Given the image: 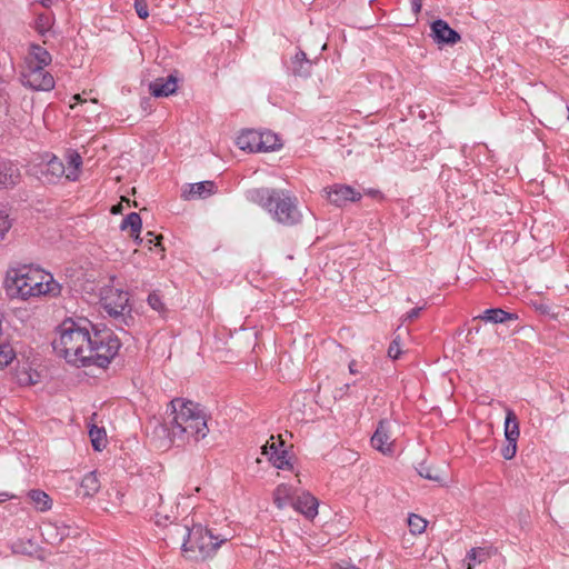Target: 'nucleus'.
Returning <instances> with one entry per match:
<instances>
[{
  "instance_id": "nucleus-1",
  "label": "nucleus",
  "mask_w": 569,
  "mask_h": 569,
  "mask_svg": "<svg viewBox=\"0 0 569 569\" xmlns=\"http://www.w3.org/2000/svg\"><path fill=\"white\" fill-rule=\"evenodd\" d=\"M91 328L88 319L63 320L52 341L57 356L77 367L106 368L118 353L120 341L109 330L91 332Z\"/></svg>"
},
{
  "instance_id": "nucleus-2",
  "label": "nucleus",
  "mask_w": 569,
  "mask_h": 569,
  "mask_svg": "<svg viewBox=\"0 0 569 569\" xmlns=\"http://www.w3.org/2000/svg\"><path fill=\"white\" fill-rule=\"evenodd\" d=\"M207 422L208 416L199 403L174 398L168 406L164 427L170 441L182 446L206 438L209 432Z\"/></svg>"
},
{
  "instance_id": "nucleus-3",
  "label": "nucleus",
  "mask_w": 569,
  "mask_h": 569,
  "mask_svg": "<svg viewBox=\"0 0 569 569\" xmlns=\"http://www.w3.org/2000/svg\"><path fill=\"white\" fill-rule=\"evenodd\" d=\"M10 289L23 300L39 297H57L61 286L53 276L34 266H21L8 273Z\"/></svg>"
},
{
  "instance_id": "nucleus-4",
  "label": "nucleus",
  "mask_w": 569,
  "mask_h": 569,
  "mask_svg": "<svg viewBox=\"0 0 569 569\" xmlns=\"http://www.w3.org/2000/svg\"><path fill=\"white\" fill-rule=\"evenodd\" d=\"M187 532L188 538L182 545L183 550L198 551L194 558L201 559L211 557L223 542L232 537L230 532L214 533L211 529L204 528L201 525H196L191 529L187 528Z\"/></svg>"
},
{
  "instance_id": "nucleus-5",
  "label": "nucleus",
  "mask_w": 569,
  "mask_h": 569,
  "mask_svg": "<svg viewBox=\"0 0 569 569\" xmlns=\"http://www.w3.org/2000/svg\"><path fill=\"white\" fill-rule=\"evenodd\" d=\"M82 166V158L77 152L69 154L68 166L66 167L62 160L56 156H47L41 161L40 174L43 180L48 183H56L62 177H66L69 181H76L80 174V168Z\"/></svg>"
},
{
  "instance_id": "nucleus-6",
  "label": "nucleus",
  "mask_w": 569,
  "mask_h": 569,
  "mask_svg": "<svg viewBox=\"0 0 569 569\" xmlns=\"http://www.w3.org/2000/svg\"><path fill=\"white\" fill-rule=\"evenodd\" d=\"M246 198L268 211L276 221L282 222L284 193L281 189L269 187L253 188L246 192Z\"/></svg>"
},
{
  "instance_id": "nucleus-7",
  "label": "nucleus",
  "mask_w": 569,
  "mask_h": 569,
  "mask_svg": "<svg viewBox=\"0 0 569 569\" xmlns=\"http://www.w3.org/2000/svg\"><path fill=\"white\" fill-rule=\"evenodd\" d=\"M101 305L110 317L124 325L129 323L131 308L127 291L114 287H104L101 291Z\"/></svg>"
},
{
  "instance_id": "nucleus-8",
  "label": "nucleus",
  "mask_w": 569,
  "mask_h": 569,
  "mask_svg": "<svg viewBox=\"0 0 569 569\" xmlns=\"http://www.w3.org/2000/svg\"><path fill=\"white\" fill-rule=\"evenodd\" d=\"M44 68L24 64L21 72L22 84L37 91L52 90L54 88V79Z\"/></svg>"
},
{
  "instance_id": "nucleus-9",
  "label": "nucleus",
  "mask_w": 569,
  "mask_h": 569,
  "mask_svg": "<svg viewBox=\"0 0 569 569\" xmlns=\"http://www.w3.org/2000/svg\"><path fill=\"white\" fill-rule=\"evenodd\" d=\"M288 499H290L292 508L307 519H313L318 515V500L311 493L306 491L298 493L297 490H293L292 493L287 491Z\"/></svg>"
},
{
  "instance_id": "nucleus-10",
  "label": "nucleus",
  "mask_w": 569,
  "mask_h": 569,
  "mask_svg": "<svg viewBox=\"0 0 569 569\" xmlns=\"http://www.w3.org/2000/svg\"><path fill=\"white\" fill-rule=\"evenodd\" d=\"M392 423L388 419L379 421L377 429L371 437V446L383 455L392 453L393 439H392Z\"/></svg>"
},
{
  "instance_id": "nucleus-11",
  "label": "nucleus",
  "mask_w": 569,
  "mask_h": 569,
  "mask_svg": "<svg viewBox=\"0 0 569 569\" xmlns=\"http://www.w3.org/2000/svg\"><path fill=\"white\" fill-rule=\"evenodd\" d=\"M328 200L337 206H346L347 202H356L361 199V193L347 184H333L325 189Z\"/></svg>"
},
{
  "instance_id": "nucleus-12",
  "label": "nucleus",
  "mask_w": 569,
  "mask_h": 569,
  "mask_svg": "<svg viewBox=\"0 0 569 569\" xmlns=\"http://www.w3.org/2000/svg\"><path fill=\"white\" fill-rule=\"evenodd\" d=\"M284 441L282 440V436H278V442L274 441V437L272 436L269 441L264 446L261 447L262 456H266L268 461L277 469L284 468Z\"/></svg>"
},
{
  "instance_id": "nucleus-13",
  "label": "nucleus",
  "mask_w": 569,
  "mask_h": 569,
  "mask_svg": "<svg viewBox=\"0 0 569 569\" xmlns=\"http://www.w3.org/2000/svg\"><path fill=\"white\" fill-rule=\"evenodd\" d=\"M20 168L13 161L0 157V188H11L20 182Z\"/></svg>"
},
{
  "instance_id": "nucleus-14",
  "label": "nucleus",
  "mask_w": 569,
  "mask_h": 569,
  "mask_svg": "<svg viewBox=\"0 0 569 569\" xmlns=\"http://www.w3.org/2000/svg\"><path fill=\"white\" fill-rule=\"evenodd\" d=\"M431 32L433 40L438 43L455 44L460 40L459 33L441 19L432 22Z\"/></svg>"
},
{
  "instance_id": "nucleus-15",
  "label": "nucleus",
  "mask_w": 569,
  "mask_h": 569,
  "mask_svg": "<svg viewBox=\"0 0 569 569\" xmlns=\"http://www.w3.org/2000/svg\"><path fill=\"white\" fill-rule=\"evenodd\" d=\"M317 58H307L306 52L298 50L291 58V72L295 77L308 78L311 74L313 66L317 63Z\"/></svg>"
},
{
  "instance_id": "nucleus-16",
  "label": "nucleus",
  "mask_w": 569,
  "mask_h": 569,
  "mask_svg": "<svg viewBox=\"0 0 569 569\" xmlns=\"http://www.w3.org/2000/svg\"><path fill=\"white\" fill-rule=\"evenodd\" d=\"M216 184L213 181H201L188 184L183 191L182 197L186 200L204 199L216 193Z\"/></svg>"
},
{
  "instance_id": "nucleus-17",
  "label": "nucleus",
  "mask_w": 569,
  "mask_h": 569,
  "mask_svg": "<svg viewBox=\"0 0 569 569\" xmlns=\"http://www.w3.org/2000/svg\"><path fill=\"white\" fill-rule=\"evenodd\" d=\"M178 80L173 74L166 78H157L149 84V90L154 97H168L176 92Z\"/></svg>"
},
{
  "instance_id": "nucleus-18",
  "label": "nucleus",
  "mask_w": 569,
  "mask_h": 569,
  "mask_svg": "<svg viewBox=\"0 0 569 569\" xmlns=\"http://www.w3.org/2000/svg\"><path fill=\"white\" fill-rule=\"evenodd\" d=\"M260 143L263 142L261 141L260 131L257 130H246L237 138V146L249 152H261Z\"/></svg>"
},
{
  "instance_id": "nucleus-19",
  "label": "nucleus",
  "mask_w": 569,
  "mask_h": 569,
  "mask_svg": "<svg viewBox=\"0 0 569 569\" xmlns=\"http://www.w3.org/2000/svg\"><path fill=\"white\" fill-rule=\"evenodd\" d=\"M51 62V54L44 48L39 44H31L29 48L28 56L26 57L24 64L47 67Z\"/></svg>"
},
{
  "instance_id": "nucleus-20",
  "label": "nucleus",
  "mask_w": 569,
  "mask_h": 569,
  "mask_svg": "<svg viewBox=\"0 0 569 569\" xmlns=\"http://www.w3.org/2000/svg\"><path fill=\"white\" fill-rule=\"evenodd\" d=\"M142 227V221L137 212L129 213L121 222V230H130V236L136 239L138 243H142L143 239L139 237Z\"/></svg>"
},
{
  "instance_id": "nucleus-21",
  "label": "nucleus",
  "mask_w": 569,
  "mask_h": 569,
  "mask_svg": "<svg viewBox=\"0 0 569 569\" xmlns=\"http://www.w3.org/2000/svg\"><path fill=\"white\" fill-rule=\"evenodd\" d=\"M100 489V481L94 471L88 472L80 482L79 495L93 497Z\"/></svg>"
},
{
  "instance_id": "nucleus-22",
  "label": "nucleus",
  "mask_w": 569,
  "mask_h": 569,
  "mask_svg": "<svg viewBox=\"0 0 569 569\" xmlns=\"http://www.w3.org/2000/svg\"><path fill=\"white\" fill-rule=\"evenodd\" d=\"M16 380L20 386H32L39 381V373L31 369L28 363L19 366L16 370Z\"/></svg>"
},
{
  "instance_id": "nucleus-23",
  "label": "nucleus",
  "mask_w": 569,
  "mask_h": 569,
  "mask_svg": "<svg viewBox=\"0 0 569 569\" xmlns=\"http://www.w3.org/2000/svg\"><path fill=\"white\" fill-rule=\"evenodd\" d=\"M520 435L519 422L513 410L506 409L505 437L506 440L518 441Z\"/></svg>"
},
{
  "instance_id": "nucleus-24",
  "label": "nucleus",
  "mask_w": 569,
  "mask_h": 569,
  "mask_svg": "<svg viewBox=\"0 0 569 569\" xmlns=\"http://www.w3.org/2000/svg\"><path fill=\"white\" fill-rule=\"evenodd\" d=\"M490 558V550L487 548H472L466 556L465 563L467 569H472L477 565L487 561Z\"/></svg>"
},
{
  "instance_id": "nucleus-25",
  "label": "nucleus",
  "mask_w": 569,
  "mask_h": 569,
  "mask_svg": "<svg viewBox=\"0 0 569 569\" xmlns=\"http://www.w3.org/2000/svg\"><path fill=\"white\" fill-rule=\"evenodd\" d=\"M478 318L486 322L503 323L507 320L515 319V316L502 309H488L482 315L478 316Z\"/></svg>"
},
{
  "instance_id": "nucleus-26",
  "label": "nucleus",
  "mask_w": 569,
  "mask_h": 569,
  "mask_svg": "<svg viewBox=\"0 0 569 569\" xmlns=\"http://www.w3.org/2000/svg\"><path fill=\"white\" fill-rule=\"evenodd\" d=\"M89 437L94 450L101 451L103 448H106L107 435L103 428H99L92 425L89 429Z\"/></svg>"
},
{
  "instance_id": "nucleus-27",
  "label": "nucleus",
  "mask_w": 569,
  "mask_h": 569,
  "mask_svg": "<svg viewBox=\"0 0 569 569\" xmlns=\"http://www.w3.org/2000/svg\"><path fill=\"white\" fill-rule=\"evenodd\" d=\"M29 498L34 507L40 511H47L51 508L50 497L42 490L29 491Z\"/></svg>"
},
{
  "instance_id": "nucleus-28",
  "label": "nucleus",
  "mask_w": 569,
  "mask_h": 569,
  "mask_svg": "<svg viewBox=\"0 0 569 569\" xmlns=\"http://www.w3.org/2000/svg\"><path fill=\"white\" fill-rule=\"evenodd\" d=\"M261 141V152L273 151L281 147L280 138L271 131H260Z\"/></svg>"
},
{
  "instance_id": "nucleus-29",
  "label": "nucleus",
  "mask_w": 569,
  "mask_h": 569,
  "mask_svg": "<svg viewBox=\"0 0 569 569\" xmlns=\"http://www.w3.org/2000/svg\"><path fill=\"white\" fill-rule=\"evenodd\" d=\"M52 24L53 17L51 14L39 13L34 22V28L39 34L44 36L47 32L51 30Z\"/></svg>"
},
{
  "instance_id": "nucleus-30",
  "label": "nucleus",
  "mask_w": 569,
  "mask_h": 569,
  "mask_svg": "<svg viewBox=\"0 0 569 569\" xmlns=\"http://www.w3.org/2000/svg\"><path fill=\"white\" fill-rule=\"evenodd\" d=\"M417 470L418 473L425 479L432 480L436 482H441L443 479L441 472L438 469L426 463H420Z\"/></svg>"
},
{
  "instance_id": "nucleus-31",
  "label": "nucleus",
  "mask_w": 569,
  "mask_h": 569,
  "mask_svg": "<svg viewBox=\"0 0 569 569\" xmlns=\"http://www.w3.org/2000/svg\"><path fill=\"white\" fill-rule=\"evenodd\" d=\"M14 357L13 348L7 342H0V370L7 367Z\"/></svg>"
},
{
  "instance_id": "nucleus-32",
  "label": "nucleus",
  "mask_w": 569,
  "mask_h": 569,
  "mask_svg": "<svg viewBox=\"0 0 569 569\" xmlns=\"http://www.w3.org/2000/svg\"><path fill=\"white\" fill-rule=\"evenodd\" d=\"M301 212L297 208L296 199L287 197V224L297 223L301 220Z\"/></svg>"
},
{
  "instance_id": "nucleus-33",
  "label": "nucleus",
  "mask_w": 569,
  "mask_h": 569,
  "mask_svg": "<svg viewBox=\"0 0 569 569\" xmlns=\"http://www.w3.org/2000/svg\"><path fill=\"white\" fill-rule=\"evenodd\" d=\"M408 526L411 533L420 535L425 531L427 521L418 515H411L408 519Z\"/></svg>"
},
{
  "instance_id": "nucleus-34",
  "label": "nucleus",
  "mask_w": 569,
  "mask_h": 569,
  "mask_svg": "<svg viewBox=\"0 0 569 569\" xmlns=\"http://www.w3.org/2000/svg\"><path fill=\"white\" fill-rule=\"evenodd\" d=\"M148 305L156 311H158L159 313H162L166 311V306L161 299V297L159 296V293L157 292H152L148 296Z\"/></svg>"
},
{
  "instance_id": "nucleus-35",
  "label": "nucleus",
  "mask_w": 569,
  "mask_h": 569,
  "mask_svg": "<svg viewBox=\"0 0 569 569\" xmlns=\"http://www.w3.org/2000/svg\"><path fill=\"white\" fill-rule=\"evenodd\" d=\"M11 228V220L6 211H0V241H2Z\"/></svg>"
},
{
  "instance_id": "nucleus-36",
  "label": "nucleus",
  "mask_w": 569,
  "mask_h": 569,
  "mask_svg": "<svg viewBox=\"0 0 569 569\" xmlns=\"http://www.w3.org/2000/svg\"><path fill=\"white\" fill-rule=\"evenodd\" d=\"M506 446L501 449V455L506 460H510L516 456L517 441L506 440Z\"/></svg>"
},
{
  "instance_id": "nucleus-37",
  "label": "nucleus",
  "mask_w": 569,
  "mask_h": 569,
  "mask_svg": "<svg viewBox=\"0 0 569 569\" xmlns=\"http://www.w3.org/2000/svg\"><path fill=\"white\" fill-rule=\"evenodd\" d=\"M134 10L138 17L141 19H147L149 17V10L146 0H134Z\"/></svg>"
},
{
  "instance_id": "nucleus-38",
  "label": "nucleus",
  "mask_w": 569,
  "mask_h": 569,
  "mask_svg": "<svg viewBox=\"0 0 569 569\" xmlns=\"http://www.w3.org/2000/svg\"><path fill=\"white\" fill-rule=\"evenodd\" d=\"M401 353L398 337H396L388 348V356L392 359H398Z\"/></svg>"
},
{
  "instance_id": "nucleus-39",
  "label": "nucleus",
  "mask_w": 569,
  "mask_h": 569,
  "mask_svg": "<svg viewBox=\"0 0 569 569\" xmlns=\"http://www.w3.org/2000/svg\"><path fill=\"white\" fill-rule=\"evenodd\" d=\"M422 308H413L411 309L409 312L406 313L403 320L405 321H412L415 320L416 318L419 317L420 312H421Z\"/></svg>"
},
{
  "instance_id": "nucleus-40",
  "label": "nucleus",
  "mask_w": 569,
  "mask_h": 569,
  "mask_svg": "<svg viewBox=\"0 0 569 569\" xmlns=\"http://www.w3.org/2000/svg\"><path fill=\"white\" fill-rule=\"evenodd\" d=\"M281 486H278L276 491H274V503L278 506V508H282L283 507V501H282V497H281Z\"/></svg>"
},
{
  "instance_id": "nucleus-41",
  "label": "nucleus",
  "mask_w": 569,
  "mask_h": 569,
  "mask_svg": "<svg viewBox=\"0 0 569 569\" xmlns=\"http://www.w3.org/2000/svg\"><path fill=\"white\" fill-rule=\"evenodd\" d=\"M146 237L148 238L147 241L149 244H152L154 243V246H159L160 244V240L162 239V237H156L153 234V232H147Z\"/></svg>"
},
{
  "instance_id": "nucleus-42",
  "label": "nucleus",
  "mask_w": 569,
  "mask_h": 569,
  "mask_svg": "<svg viewBox=\"0 0 569 569\" xmlns=\"http://www.w3.org/2000/svg\"><path fill=\"white\" fill-rule=\"evenodd\" d=\"M291 459H292V457L289 455V451L287 450V462H286L287 472L291 471L295 473L296 477H298V472H296L295 466H293V462L291 461Z\"/></svg>"
},
{
  "instance_id": "nucleus-43",
  "label": "nucleus",
  "mask_w": 569,
  "mask_h": 569,
  "mask_svg": "<svg viewBox=\"0 0 569 569\" xmlns=\"http://www.w3.org/2000/svg\"><path fill=\"white\" fill-rule=\"evenodd\" d=\"M350 387H351V383H345L343 387H341L340 389H338L336 391V396L335 397L336 398L337 397L341 398L345 393H347L349 391Z\"/></svg>"
},
{
  "instance_id": "nucleus-44",
  "label": "nucleus",
  "mask_w": 569,
  "mask_h": 569,
  "mask_svg": "<svg viewBox=\"0 0 569 569\" xmlns=\"http://www.w3.org/2000/svg\"><path fill=\"white\" fill-rule=\"evenodd\" d=\"M411 7L415 13H419L421 11L422 1L421 0H410Z\"/></svg>"
},
{
  "instance_id": "nucleus-45",
  "label": "nucleus",
  "mask_w": 569,
  "mask_h": 569,
  "mask_svg": "<svg viewBox=\"0 0 569 569\" xmlns=\"http://www.w3.org/2000/svg\"><path fill=\"white\" fill-rule=\"evenodd\" d=\"M12 498L13 496L9 495L8 492H0V502L7 501Z\"/></svg>"
},
{
  "instance_id": "nucleus-46",
  "label": "nucleus",
  "mask_w": 569,
  "mask_h": 569,
  "mask_svg": "<svg viewBox=\"0 0 569 569\" xmlns=\"http://www.w3.org/2000/svg\"><path fill=\"white\" fill-rule=\"evenodd\" d=\"M356 365H357L356 361H351L349 363V371H350L351 375L358 373V369L356 368Z\"/></svg>"
},
{
  "instance_id": "nucleus-47",
  "label": "nucleus",
  "mask_w": 569,
  "mask_h": 569,
  "mask_svg": "<svg viewBox=\"0 0 569 569\" xmlns=\"http://www.w3.org/2000/svg\"><path fill=\"white\" fill-rule=\"evenodd\" d=\"M39 1H40V3H41L43 7H47V8H48V7H50V3H51V1H52V0H39Z\"/></svg>"
},
{
  "instance_id": "nucleus-48",
  "label": "nucleus",
  "mask_w": 569,
  "mask_h": 569,
  "mask_svg": "<svg viewBox=\"0 0 569 569\" xmlns=\"http://www.w3.org/2000/svg\"><path fill=\"white\" fill-rule=\"evenodd\" d=\"M73 100L78 101V102H81V97L79 94H76L73 96Z\"/></svg>"
},
{
  "instance_id": "nucleus-49",
  "label": "nucleus",
  "mask_w": 569,
  "mask_h": 569,
  "mask_svg": "<svg viewBox=\"0 0 569 569\" xmlns=\"http://www.w3.org/2000/svg\"><path fill=\"white\" fill-rule=\"evenodd\" d=\"M118 211H119V208H117V207H113V208H112V212H113V213H117Z\"/></svg>"
},
{
  "instance_id": "nucleus-50",
  "label": "nucleus",
  "mask_w": 569,
  "mask_h": 569,
  "mask_svg": "<svg viewBox=\"0 0 569 569\" xmlns=\"http://www.w3.org/2000/svg\"><path fill=\"white\" fill-rule=\"evenodd\" d=\"M346 569H360V568H358V567H356V566H350V567H348V568H346Z\"/></svg>"
}]
</instances>
